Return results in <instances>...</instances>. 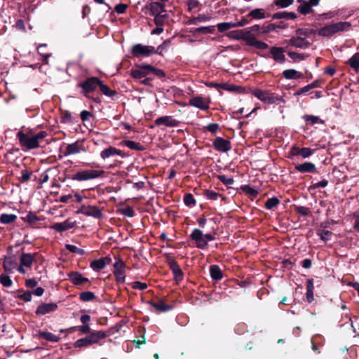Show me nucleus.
I'll list each match as a JSON object with an SVG mask.
<instances>
[{
	"label": "nucleus",
	"mask_w": 359,
	"mask_h": 359,
	"mask_svg": "<svg viewBox=\"0 0 359 359\" xmlns=\"http://www.w3.org/2000/svg\"><path fill=\"white\" fill-rule=\"evenodd\" d=\"M115 155H118L121 157L124 156V154L121 150L118 149L114 147L106 148L100 153V157L103 160H105Z\"/></svg>",
	"instance_id": "412c9836"
},
{
	"label": "nucleus",
	"mask_w": 359,
	"mask_h": 359,
	"mask_svg": "<svg viewBox=\"0 0 359 359\" xmlns=\"http://www.w3.org/2000/svg\"><path fill=\"white\" fill-rule=\"evenodd\" d=\"M100 83V80L97 77H90L86 79L85 81L79 83V87L83 88V94L86 97H88V94L93 92Z\"/></svg>",
	"instance_id": "1a4fd4ad"
},
{
	"label": "nucleus",
	"mask_w": 359,
	"mask_h": 359,
	"mask_svg": "<svg viewBox=\"0 0 359 359\" xmlns=\"http://www.w3.org/2000/svg\"><path fill=\"white\" fill-rule=\"evenodd\" d=\"M114 275L117 283H124L126 280V264L121 259H118L114 264Z\"/></svg>",
	"instance_id": "9d476101"
},
{
	"label": "nucleus",
	"mask_w": 359,
	"mask_h": 359,
	"mask_svg": "<svg viewBox=\"0 0 359 359\" xmlns=\"http://www.w3.org/2000/svg\"><path fill=\"white\" fill-rule=\"evenodd\" d=\"M20 262L18 265L17 259L11 253L7 255L4 261V268L7 272H12L14 269H17L20 273H22V253L18 257Z\"/></svg>",
	"instance_id": "423d86ee"
},
{
	"label": "nucleus",
	"mask_w": 359,
	"mask_h": 359,
	"mask_svg": "<svg viewBox=\"0 0 359 359\" xmlns=\"http://www.w3.org/2000/svg\"><path fill=\"white\" fill-rule=\"evenodd\" d=\"M104 174L103 170H81L74 175L72 179L78 182L88 181L102 177Z\"/></svg>",
	"instance_id": "39448f33"
},
{
	"label": "nucleus",
	"mask_w": 359,
	"mask_h": 359,
	"mask_svg": "<svg viewBox=\"0 0 359 359\" xmlns=\"http://www.w3.org/2000/svg\"><path fill=\"white\" fill-rule=\"evenodd\" d=\"M217 177L225 185H231L234 182L232 177H228L226 175H218Z\"/></svg>",
	"instance_id": "bf43d9fd"
},
{
	"label": "nucleus",
	"mask_w": 359,
	"mask_h": 359,
	"mask_svg": "<svg viewBox=\"0 0 359 359\" xmlns=\"http://www.w3.org/2000/svg\"><path fill=\"white\" fill-rule=\"evenodd\" d=\"M248 16H250L252 18L259 19V20L264 19L266 17L262 9H260V8H256V9L251 11L249 13Z\"/></svg>",
	"instance_id": "a19ab883"
},
{
	"label": "nucleus",
	"mask_w": 359,
	"mask_h": 359,
	"mask_svg": "<svg viewBox=\"0 0 359 359\" xmlns=\"http://www.w3.org/2000/svg\"><path fill=\"white\" fill-rule=\"evenodd\" d=\"M283 76L286 79H298L303 76V74L293 69H286L283 72Z\"/></svg>",
	"instance_id": "c85d7f7f"
},
{
	"label": "nucleus",
	"mask_w": 359,
	"mask_h": 359,
	"mask_svg": "<svg viewBox=\"0 0 359 359\" xmlns=\"http://www.w3.org/2000/svg\"><path fill=\"white\" fill-rule=\"evenodd\" d=\"M210 274L211 278L215 280H219L223 277L222 270L217 265L210 266Z\"/></svg>",
	"instance_id": "c756f323"
},
{
	"label": "nucleus",
	"mask_w": 359,
	"mask_h": 359,
	"mask_svg": "<svg viewBox=\"0 0 359 359\" xmlns=\"http://www.w3.org/2000/svg\"><path fill=\"white\" fill-rule=\"evenodd\" d=\"M294 0H275L274 4L280 8H287L292 5Z\"/></svg>",
	"instance_id": "864d4df0"
},
{
	"label": "nucleus",
	"mask_w": 359,
	"mask_h": 359,
	"mask_svg": "<svg viewBox=\"0 0 359 359\" xmlns=\"http://www.w3.org/2000/svg\"><path fill=\"white\" fill-rule=\"evenodd\" d=\"M253 95L257 98L268 104H273L279 100L277 97L274 96L273 94L261 89L254 90Z\"/></svg>",
	"instance_id": "9b49d317"
},
{
	"label": "nucleus",
	"mask_w": 359,
	"mask_h": 359,
	"mask_svg": "<svg viewBox=\"0 0 359 359\" xmlns=\"http://www.w3.org/2000/svg\"><path fill=\"white\" fill-rule=\"evenodd\" d=\"M121 212L123 215L128 217H133L135 215L133 209L130 206H127L121 209Z\"/></svg>",
	"instance_id": "4d7b16f0"
},
{
	"label": "nucleus",
	"mask_w": 359,
	"mask_h": 359,
	"mask_svg": "<svg viewBox=\"0 0 359 359\" xmlns=\"http://www.w3.org/2000/svg\"><path fill=\"white\" fill-rule=\"evenodd\" d=\"M217 27L220 32H223L224 31L229 30L231 28L236 27L234 22H221L217 25Z\"/></svg>",
	"instance_id": "79ce46f5"
},
{
	"label": "nucleus",
	"mask_w": 359,
	"mask_h": 359,
	"mask_svg": "<svg viewBox=\"0 0 359 359\" xmlns=\"http://www.w3.org/2000/svg\"><path fill=\"white\" fill-rule=\"evenodd\" d=\"M57 308L55 303H43L40 304L36 311V314L38 316L46 315L55 311Z\"/></svg>",
	"instance_id": "6ab92c4d"
},
{
	"label": "nucleus",
	"mask_w": 359,
	"mask_h": 359,
	"mask_svg": "<svg viewBox=\"0 0 359 359\" xmlns=\"http://www.w3.org/2000/svg\"><path fill=\"white\" fill-rule=\"evenodd\" d=\"M147 65H143L140 67V69H132L131 75L134 79H140L149 74V69L146 68Z\"/></svg>",
	"instance_id": "bb28decb"
},
{
	"label": "nucleus",
	"mask_w": 359,
	"mask_h": 359,
	"mask_svg": "<svg viewBox=\"0 0 359 359\" xmlns=\"http://www.w3.org/2000/svg\"><path fill=\"white\" fill-rule=\"evenodd\" d=\"M68 276L74 285H82L88 282V279L83 277L79 272H71L68 274Z\"/></svg>",
	"instance_id": "393cba45"
},
{
	"label": "nucleus",
	"mask_w": 359,
	"mask_h": 359,
	"mask_svg": "<svg viewBox=\"0 0 359 359\" xmlns=\"http://www.w3.org/2000/svg\"><path fill=\"white\" fill-rule=\"evenodd\" d=\"M99 87L101 92L106 96L111 97L116 93L115 91H113L111 89H109V88L107 85L104 84L101 81L99 84Z\"/></svg>",
	"instance_id": "c03bdc74"
},
{
	"label": "nucleus",
	"mask_w": 359,
	"mask_h": 359,
	"mask_svg": "<svg viewBox=\"0 0 359 359\" xmlns=\"http://www.w3.org/2000/svg\"><path fill=\"white\" fill-rule=\"evenodd\" d=\"M131 53L135 57H148L156 53L155 48L151 46L142 45L140 43L135 44L133 46Z\"/></svg>",
	"instance_id": "6e6552de"
},
{
	"label": "nucleus",
	"mask_w": 359,
	"mask_h": 359,
	"mask_svg": "<svg viewBox=\"0 0 359 359\" xmlns=\"http://www.w3.org/2000/svg\"><path fill=\"white\" fill-rule=\"evenodd\" d=\"M25 285L27 287L34 289L37 287L38 282L35 278H29L26 280Z\"/></svg>",
	"instance_id": "338daca9"
},
{
	"label": "nucleus",
	"mask_w": 359,
	"mask_h": 359,
	"mask_svg": "<svg viewBox=\"0 0 359 359\" xmlns=\"http://www.w3.org/2000/svg\"><path fill=\"white\" fill-rule=\"evenodd\" d=\"M151 304L156 310L161 312H165L172 309V306L165 304L163 300L151 302Z\"/></svg>",
	"instance_id": "2f4dec72"
},
{
	"label": "nucleus",
	"mask_w": 359,
	"mask_h": 359,
	"mask_svg": "<svg viewBox=\"0 0 359 359\" xmlns=\"http://www.w3.org/2000/svg\"><path fill=\"white\" fill-rule=\"evenodd\" d=\"M125 145L131 149H135V150L140 149V144L134 141H132V140L125 141Z\"/></svg>",
	"instance_id": "0e129e2a"
},
{
	"label": "nucleus",
	"mask_w": 359,
	"mask_h": 359,
	"mask_svg": "<svg viewBox=\"0 0 359 359\" xmlns=\"http://www.w3.org/2000/svg\"><path fill=\"white\" fill-rule=\"evenodd\" d=\"M241 189L244 191L245 193L249 194L252 196H255L257 194V191L255 190L253 188L248 185H244L241 187Z\"/></svg>",
	"instance_id": "774afa93"
},
{
	"label": "nucleus",
	"mask_w": 359,
	"mask_h": 359,
	"mask_svg": "<svg viewBox=\"0 0 359 359\" xmlns=\"http://www.w3.org/2000/svg\"><path fill=\"white\" fill-rule=\"evenodd\" d=\"M189 104L191 106L200 109L201 110H207L209 109L208 101L201 96H196L189 100Z\"/></svg>",
	"instance_id": "dca6fc26"
},
{
	"label": "nucleus",
	"mask_w": 359,
	"mask_h": 359,
	"mask_svg": "<svg viewBox=\"0 0 359 359\" xmlns=\"http://www.w3.org/2000/svg\"><path fill=\"white\" fill-rule=\"evenodd\" d=\"M205 196L208 199L215 201L218 199L219 194L217 192L213 191L206 190Z\"/></svg>",
	"instance_id": "13d9d810"
},
{
	"label": "nucleus",
	"mask_w": 359,
	"mask_h": 359,
	"mask_svg": "<svg viewBox=\"0 0 359 359\" xmlns=\"http://www.w3.org/2000/svg\"><path fill=\"white\" fill-rule=\"evenodd\" d=\"M47 133L40 131L36 134H24V147L29 149L37 148L39 146V142L45 138Z\"/></svg>",
	"instance_id": "0eeeda50"
},
{
	"label": "nucleus",
	"mask_w": 359,
	"mask_h": 359,
	"mask_svg": "<svg viewBox=\"0 0 359 359\" xmlns=\"http://www.w3.org/2000/svg\"><path fill=\"white\" fill-rule=\"evenodd\" d=\"M276 18H285V19H295L297 15L293 12H282L276 13L274 15Z\"/></svg>",
	"instance_id": "37998d69"
},
{
	"label": "nucleus",
	"mask_w": 359,
	"mask_h": 359,
	"mask_svg": "<svg viewBox=\"0 0 359 359\" xmlns=\"http://www.w3.org/2000/svg\"><path fill=\"white\" fill-rule=\"evenodd\" d=\"M184 202L187 206H193L196 204V200L191 194H188L184 196Z\"/></svg>",
	"instance_id": "6e6d98bb"
},
{
	"label": "nucleus",
	"mask_w": 359,
	"mask_h": 359,
	"mask_svg": "<svg viewBox=\"0 0 359 359\" xmlns=\"http://www.w3.org/2000/svg\"><path fill=\"white\" fill-rule=\"evenodd\" d=\"M288 56L294 61H301L305 59V55L303 53L290 51L287 53Z\"/></svg>",
	"instance_id": "49530a36"
},
{
	"label": "nucleus",
	"mask_w": 359,
	"mask_h": 359,
	"mask_svg": "<svg viewBox=\"0 0 359 359\" xmlns=\"http://www.w3.org/2000/svg\"><path fill=\"white\" fill-rule=\"evenodd\" d=\"M309 35V29L299 28L295 31L294 34L285 43L296 48L306 49L310 46L307 38Z\"/></svg>",
	"instance_id": "f03ea898"
},
{
	"label": "nucleus",
	"mask_w": 359,
	"mask_h": 359,
	"mask_svg": "<svg viewBox=\"0 0 359 359\" xmlns=\"http://www.w3.org/2000/svg\"><path fill=\"white\" fill-rule=\"evenodd\" d=\"M17 219V216L14 214H2L0 217V222L3 224H10Z\"/></svg>",
	"instance_id": "e433bc0d"
},
{
	"label": "nucleus",
	"mask_w": 359,
	"mask_h": 359,
	"mask_svg": "<svg viewBox=\"0 0 359 359\" xmlns=\"http://www.w3.org/2000/svg\"><path fill=\"white\" fill-rule=\"evenodd\" d=\"M168 263L172 271L175 280L177 282L181 281L183 278V272L177 262L172 258H169L168 259Z\"/></svg>",
	"instance_id": "f3484780"
},
{
	"label": "nucleus",
	"mask_w": 359,
	"mask_h": 359,
	"mask_svg": "<svg viewBox=\"0 0 359 359\" xmlns=\"http://www.w3.org/2000/svg\"><path fill=\"white\" fill-rule=\"evenodd\" d=\"M80 299L83 302H90L95 299V295L93 292H83L79 295Z\"/></svg>",
	"instance_id": "ea45409f"
},
{
	"label": "nucleus",
	"mask_w": 359,
	"mask_h": 359,
	"mask_svg": "<svg viewBox=\"0 0 359 359\" xmlns=\"http://www.w3.org/2000/svg\"><path fill=\"white\" fill-rule=\"evenodd\" d=\"M296 211L298 214L302 216H307L310 213V210L308 208L304 206H298L296 208Z\"/></svg>",
	"instance_id": "69168bd1"
},
{
	"label": "nucleus",
	"mask_w": 359,
	"mask_h": 359,
	"mask_svg": "<svg viewBox=\"0 0 359 359\" xmlns=\"http://www.w3.org/2000/svg\"><path fill=\"white\" fill-rule=\"evenodd\" d=\"M154 22L156 26H162L164 23L165 20L167 18V14H158L154 15Z\"/></svg>",
	"instance_id": "8fccbe9b"
},
{
	"label": "nucleus",
	"mask_w": 359,
	"mask_h": 359,
	"mask_svg": "<svg viewBox=\"0 0 359 359\" xmlns=\"http://www.w3.org/2000/svg\"><path fill=\"white\" fill-rule=\"evenodd\" d=\"M83 213L86 216H92L95 218H100L102 215L101 210L95 206L89 207Z\"/></svg>",
	"instance_id": "473e14b6"
},
{
	"label": "nucleus",
	"mask_w": 359,
	"mask_h": 359,
	"mask_svg": "<svg viewBox=\"0 0 359 359\" xmlns=\"http://www.w3.org/2000/svg\"><path fill=\"white\" fill-rule=\"evenodd\" d=\"M229 36L237 40L244 41L248 46L255 47L259 50H266L269 47L266 43L257 40L255 35L251 33V31H248L247 29H239L231 32Z\"/></svg>",
	"instance_id": "f257e3e1"
},
{
	"label": "nucleus",
	"mask_w": 359,
	"mask_h": 359,
	"mask_svg": "<svg viewBox=\"0 0 359 359\" xmlns=\"http://www.w3.org/2000/svg\"><path fill=\"white\" fill-rule=\"evenodd\" d=\"M149 9L153 15L161 14L165 12L164 6L159 2H151L149 4Z\"/></svg>",
	"instance_id": "cd10ccee"
},
{
	"label": "nucleus",
	"mask_w": 359,
	"mask_h": 359,
	"mask_svg": "<svg viewBox=\"0 0 359 359\" xmlns=\"http://www.w3.org/2000/svg\"><path fill=\"white\" fill-rule=\"evenodd\" d=\"M284 48L282 47L272 46L270 48V53L273 60L278 63H283L285 61Z\"/></svg>",
	"instance_id": "a211bd4d"
},
{
	"label": "nucleus",
	"mask_w": 359,
	"mask_h": 359,
	"mask_svg": "<svg viewBox=\"0 0 359 359\" xmlns=\"http://www.w3.org/2000/svg\"><path fill=\"white\" fill-rule=\"evenodd\" d=\"M66 248L68 250H69L70 252L76 253V254H78V255H82L85 254V250H84L79 248L76 246L71 245V244H67L66 245Z\"/></svg>",
	"instance_id": "603ef678"
},
{
	"label": "nucleus",
	"mask_w": 359,
	"mask_h": 359,
	"mask_svg": "<svg viewBox=\"0 0 359 359\" xmlns=\"http://www.w3.org/2000/svg\"><path fill=\"white\" fill-rule=\"evenodd\" d=\"M351 27V24L349 22H333L319 29L318 34L323 37H330L337 33L348 31Z\"/></svg>",
	"instance_id": "7ed1b4c3"
},
{
	"label": "nucleus",
	"mask_w": 359,
	"mask_h": 359,
	"mask_svg": "<svg viewBox=\"0 0 359 359\" xmlns=\"http://www.w3.org/2000/svg\"><path fill=\"white\" fill-rule=\"evenodd\" d=\"M36 253H24V267H30L32 263L36 260Z\"/></svg>",
	"instance_id": "f704fd0d"
},
{
	"label": "nucleus",
	"mask_w": 359,
	"mask_h": 359,
	"mask_svg": "<svg viewBox=\"0 0 359 359\" xmlns=\"http://www.w3.org/2000/svg\"><path fill=\"white\" fill-rule=\"evenodd\" d=\"M76 225L75 221H72L69 219H67L63 222H57L54 223L50 226V228L57 232H63L65 231H67L68 229H70L73 227H74Z\"/></svg>",
	"instance_id": "2eb2a0df"
},
{
	"label": "nucleus",
	"mask_w": 359,
	"mask_h": 359,
	"mask_svg": "<svg viewBox=\"0 0 359 359\" xmlns=\"http://www.w3.org/2000/svg\"><path fill=\"white\" fill-rule=\"evenodd\" d=\"M180 121L173 118L171 116H161L155 120L156 126H165L168 127H177L180 125Z\"/></svg>",
	"instance_id": "4468645a"
},
{
	"label": "nucleus",
	"mask_w": 359,
	"mask_h": 359,
	"mask_svg": "<svg viewBox=\"0 0 359 359\" xmlns=\"http://www.w3.org/2000/svg\"><path fill=\"white\" fill-rule=\"evenodd\" d=\"M111 261L110 257H105L91 262L90 266L93 270L97 271L103 269L107 264H109Z\"/></svg>",
	"instance_id": "aec40b11"
},
{
	"label": "nucleus",
	"mask_w": 359,
	"mask_h": 359,
	"mask_svg": "<svg viewBox=\"0 0 359 359\" xmlns=\"http://www.w3.org/2000/svg\"><path fill=\"white\" fill-rule=\"evenodd\" d=\"M317 235L323 241H327L331 239L332 233L328 230L318 229L317 231Z\"/></svg>",
	"instance_id": "4c0bfd02"
},
{
	"label": "nucleus",
	"mask_w": 359,
	"mask_h": 359,
	"mask_svg": "<svg viewBox=\"0 0 359 359\" xmlns=\"http://www.w3.org/2000/svg\"><path fill=\"white\" fill-rule=\"evenodd\" d=\"M69 330H78L83 334H88L90 331L89 325H84L81 326L72 327Z\"/></svg>",
	"instance_id": "680f3d73"
},
{
	"label": "nucleus",
	"mask_w": 359,
	"mask_h": 359,
	"mask_svg": "<svg viewBox=\"0 0 359 359\" xmlns=\"http://www.w3.org/2000/svg\"><path fill=\"white\" fill-rule=\"evenodd\" d=\"M304 119L305 121L311 123V125H314L316 123H324V121L321 120L318 116L313 115H305L304 116Z\"/></svg>",
	"instance_id": "58836bf2"
},
{
	"label": "nucleus",
	"mask_w": 359,
	"mask_h": 359,
	"mask_svg": "<svg viewBox=\"0 0 359 359\" xmlns=\"http://www.w3.org/2000/svg\"><path fill=\"white\" fill-rule=\"evenodd\" d=\"M300 4L298 7V11L303 15H306L312 11V6L306 0H298Z\"/></svg>",
	"instance_id": "7c9ffc66"
},
{
	"label": "nucleus",
	"mask_w": 359,
	"mask_h": 359,
	"mask_svg": "<svg viewBox=\"0 0 359 359\" xmlns=\"http://www.w3.org/2000/svg\"><path fill=\"white\" fill-rule=\"evenodd\" d=\"M41 219L35 214L29 212L27 217H24V222H27L30 227L38 228Z\"/></svg>",
	"instance_id": "5701e85b"
},
{
	"label": "nucleus",
	"mask_w": 359,
	"mask_h": 359,
	"mask_svg": "<svg viewBox=\"0 0 359 359\" xmlns=\"http://www.w3.org/2000/svg\"><path fill=\"white\" fill-rule=\"evenodd\" d=\"M213 146L219 152L226 153L231 149V142L221 137H217L215 139Z\"/></svg>",
	"instance_id": "f8f14e48"
},
{
	"label": "nucleus",
	"mask_w": 359,
	"mask_h": 359,
	"mask_svg": "<svg viewBox=\"0 0 359 359\" xmlns=\"http://www.w3.org/2000/svg\"><path fill=\"white\" fill-rule=\"evenodd\" d=\"M295 169L300 172H314L316 170L315 164L311 162L298 164L295 166Z\"/></svg>",
	"instance_id": "b1692460"
},
{
	"label": "nucleus",
	"mask_w": 359,
	"mask_h": 359,
	"mask_svg": "<svg viewBox=\"0 0 359 359\" xmlns=\"http://www.w3.org/2000/svg\"><path fill=\"white\" fill-rule=\"evenodd\" d=\"M278 203H279V200L277 198H276V197L270 198L266 201L265 207L268 210H271L273 208H275L276 206H277L278 205Z\"/></svg>",
	"instance_id": "a18cd8bd"
},
{
	"label": "nucleus",
	"mask_w": 359,
	"mask_h": 359,
	"mask_svg": "<svg viewBox=\"0 0 359 359\" xmlns=\"http://www.w3.org/2000/svg\"><path fill=\"white\" fill-rule=\"evenodd\" d=\"M32 290L31 291L24 292V302L31 301L32 294L37 297H41L44 292V290L41 287H37Z\"/></svg>",
	"instance_id": "a878e982"
},
{
	"label": "nucleus",
	"mask_w": 359,
	"mask_h": 359,
	"mask_svg": "<svg viewBox=\"0 0 359 359\" xmlns=\"http://www.w3.org/2000/svg\"><path fill=\"white\" fill-rule=\"evenodd\" d=\"M191 238L196 242V247L200 249L206 248V242L204 239V234L203 231L198 229H194L191 233Z\"/></svg>",
	"instance_id": "ddd939ff"
},
{
	"label": "nucleus",
	"mask_w": 359,
	"mask_h": 359,
	"mask_svg": "<svg viewBox=\"0 0 359 359\" xmlns=\"http://www.w3.org/2000/svg\"><path fill=\"white\" fill-rule=\"evenodd\" d=\"M211 17L205 16L204 15H198V17L194 18L189 20L190 24L196 25L198 22H207L210 20Z\"/></svg>",
	"instance_id": "de8ad7c7"
},
{
	"label": "nucleus",
	"mask_w": 359,
	"mask_h": 359,
	"mask_svg": "<svg viewBox=\"0 0 359 359\" xmlns=\"http://www.w3.org/2000/svg\"><path fill=\"white\" fill-rule=\"evenodd\" d=\"M107 337L106 333L104 331H97L91 333L90 335L76 340L74 346L76 348L87 347L93 344L98 343L100 340Z\"/></svg>",
	"instance_id": "20e7f679"
},
{
	"label": "nucleus",
	"mask_w": 359,
	"mask_h": 359,
	"mask_svg": "<svg viewBox=\"0 0 359 359\" xmlns=\"http://www.w3.org/2000/svg\"><path fill=\"white\" fill-rule=\"evenodd\" d=\"M81 151H86L84 147L80 144L79 142H75L74 143L69 144L67 146L65 156L76 154Z\"/></svg>",
	"instance_id": "4be33fe9"
},
{
	"label": "nucleus",
	"mask_w": 359,
	"mask_h": 359,
	"mask_svg": "<svg viewBox=\"0 0 359 359\" xmlns=\"http://www.w3.org/2000/svg\"><path fill=\"white\" fill-rule=\"evenodd\" d=\"M39 337L51 342H57L60 339V337L49 332H39Z\"/></svg>",
	"instance_id": "72a5a7b5"
},
{
	"label": "nucleus",
	"mask_w": 359,
	"mask_h": 359,
	"mask_svg": "<svg viewBox=\"0 0 359 359\" xmlns=\"http://www.w3.org/2000/svg\"><path fill=\"white\" fill-rule=\"evenodd\" d=\"M146 68L147 69H149V74L152 73L159 77H163L165 76V73L163 72V70H161L160 69L154 68V67H152L150 65H147Z\"/></svg>",
	"instance_id": "09e8293b"
},
{
	"label": "nucleus",
	"mask_w": 359,
	"mask_h": 359,
	"mask_svg": "<svg viewBox=\"0 0 359 359\" xmlns=\"http://www.w3.org/2000/svg\"><path fill=\"white\" fill-rule=\"evenodd\" d=\"M46 46V44H41L40 45L39 47H38V52L43 57V62L44 63H47V60L48 58L50 56V53H43V50H42L43 48H45Z\"/></svg>",
	"instance_id": "052dcab7"
},
{
	"label": "nucleus",
	"mask_w": 359,
	"mask_h": 359,
	"mask_svg": "<svg viewBox=\"0 0 359 359\" xmlns=\"http://www.w3.org/2000/svg\"><path fill=\"white\" fill-rule=\"evenodd\" d=\"M132 287L136 290H143L147 288V284L140 281H135L132 283Z\"/></svg>",
	"instance_id": "e2e57ef3"
},
{
	"label": "nucleus",
	"mask_w": 359,
	"mask_h": 359,
	"mask_svg": "<svg viewBox=\"0 0 359 359\" xmlns=\"http://www.w3.org/2000/svg\"><path fill=\"white\" fill-rule=\"evenodd\" d=\"M347 63L355 70L359 69V53H355L350 59H348Z\"/></svg>",
	"instance_id": "c9c22d12"
},
{
	"label": "nucleus",
	"mask_w": 359,
	"mask_h": 359,
	"mask_svg": "<svg viewBox=\"0 0 359 359\" xmlns=\"http://www.w3.org/2000/svg\"><path fill=\"white\" fill-rule=\"evenodd\" d=\"M0 283L4 286V287H11L12 285V280L10 278V277L6 274H1L0 276Z\"/></svg>",
	"instance_id": "3c124183"
},
{
	"label": "nucleus",
	"mask_w": 359,
	"mask_h": 359,
	"mask_svg": "<svg viewBox=\"0 0 359 359\" xmlns=\"http://www.w3.org/2000/svg\"><path fill=\"white\" fill-rule=\"evenodd\" d=\"M313 151L308 147H303L298 152V154H299V156H301L304 158H309L310 156L313 154Z\"/></svg>",
	"instance_id": "5fc2aeb1"
}]
</instances>
